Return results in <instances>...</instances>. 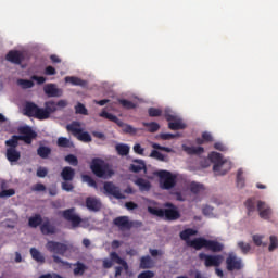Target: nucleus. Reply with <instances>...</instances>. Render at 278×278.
Returning <instances> with one entry per match:
<instances>
[{"label":"nucleus","instance_id":"b1692460","mask_svg":"<svg viewBox=\"0 0 278 278\" xmlns=\"http://www.w3.org/2000/svg\"><path fill=\"white\" fill-rule=\"evenodd\" d=\"M182 151H185V153H188V155H202V153H205V149L201 146L188 147L186 144H182Z\"/></svg>","mask_w":278,"mask_h":278},{"label":"nucleus","instance_id":"72a5a7b5","mask_svg":"<svg viewBox=\"0 0 278 278\" xmlns=\"http://www.w3.org/2000/svg\"><path fill=\"white\" fill-rule=\"evenodd\" d=\"M65 81L72 84V86H86V80L75 76H66Z\"/></svg>","mask_w":278,"mask_h":278},{"label":"nucleus","instance_id":"2eb2a0df","mask_svg":"<svg viewBox=\"0 0 278 278\" xmlns=\"http://www.w3.org/2000/svg\"><path fill=\"white\" fill-rule=\"evenodd\" d=\"M257 212L260 217L264 220H268V218H270L273 214V210L270 208V206H268V204L263 201H257Z\"/></svg>","mask_w":278,"mask_h":278},{"label":"nucleus","instance_id":"ea45409f","mask_svg":"<svg viewBox=\"0 0 278 278\" xmlns=\"http://www.w3.org/2000/svg\"><path fill=\"white\" fill-rule=\"evenodd\" d=\"M46 111L49 113V116L51 114L58 112V104L54 101H48L45 103Z\"/></svg>","mask_w":278,"mask_h":278},{"label":"nucleus","instance_id":"cd10ccee","mask_svg":"<svg viewBox=\"0 0 278 278\" xmlns=\"http://www.w3.org/2000/svg\"><path fill=\"white\" fill-rule=\"evenodd\" d=\"M135 184L141 192H149L151 190V182L144 178H138L135 180Z\"/></svg>","mask_w":278,"mask_h":278},{"label":"nucleus","instance_id":"603ef678","mask_svg":"<svg viewBox=\"0 0 278 278\" xmlns=\"http://www.w3.org/2000/svg\"><path fill=\"white\" fill-rule=\"evenodd\" d=\"M81 179L85 184H88L91 188H97V181L89 175H83Z\"/></svg>","mask_w":278,"mask_h":278},{"label":"nucleus","instance_id":"79ce46f5","mask_svg":"<svg viewBox=\"0 0 278 278\" xmlns=\"http://www.w3.org/2000/svg\"><path fill=\"white\" fill-rule=\"evenodd\" d=\"M118 155H129V146L119 143L115 147Z\"/></svg>","mask_w":278,"mask_h":278},{"label":"nucleus","instance_id":"a211bd4d","mask_svg":"<svg viewBox=\"0 0 278 278\" xmlns=\"http://www.w3.org/2000/svg\"><path fill=\"white\" fill-rule=\"evenodd\" d=\"M187 247L195 249V251H201V249H207V239L205 238H195L191 241H187Z\"/></svg>","mask_w":278,"mask_h":278},{"label":"nucleus","instance_id":"4468645a","mask_svg":"<svg viewBox=\"0 0 278 278\" xmlns=\"http://www.w3.org/2000/svg\"><path fill=\"white\" fill-rule=\"evenodd\" d=\"M113 225L119 229V231H129L131 229V220L129 216H118L113 219Z\"/></svg>","mask_w":278,"mask_h":278},{"label":"nucleus","instance_id":"2f4dec72","mask_svg":"<svg viewBox=\"0 0 278 278\" xmlns=\"http://www.w3.org/2000/svg\"><path fill=\"white\" fill-rule=\"evenodd\" d=\"M140 268H142V270L153 268V258H151L149 255L142 256L140 258Z\"/></svg>","mask_w":278,"mask_h":278},{"label":"nucleus","instance_id":"680f3d73","mask_svg":"<svg viewBox=\"0 0 278 278\" xmlns=\"http://www.w3.org/2000/svg\"><path fill=\"white\" fill-rule=\"evenodd\" d=\"M61 188H62V190H65V192H72L73 188H75V187L70 181L64 180L61 184Z\"/></svg>","mask_w":278,"mask_h":278},{"label":"nucleus","instance_id":"c03bdc74","mask_svg":"<svg viewBox=\"0 0 278 278\" xmlns=\"http://www.w3.org/2000/svg\"><path fill=\"white\" fill-rule=\"evenodd\" d=\"M203 190H205V188L203 187V185L199 184V182H191L190 184V191L193 194H199V192H203Z\"/></svg>","mask_w":278,"mask_h":278},{"label":"nucleus","instance_id":"58836bf2","mask_svg":"<svg viewBox=\"0 0 278 278\" xmlns=\"http://www.w3.org/2000/svg\"><path fill=\"white\" fill-rule=\"evenodd\" d=\"M237 247L238 249H240L243 255H249V253L251 252V245L244 241H239L237 243Z\"/></svg>","mask_w":278,"mask_h":278},{"label":"nucleus","instance_id":"c756f323","mask_svg":"<svg viewBox=\"0 0 278 278\" xmlns=\"http://www.w3.org/2000/svg\"><path fill=\"white\" fill-rule=\"evenodd\" d=\"M56 144L63 149H73V147H75V143H73V141L66 137H59Z\"/></svg>","mask_w":278,"mask_h":278},{"label":"nucleus","instance_id":"aec40b11","mask_svg":"<svg viewBox=\"0 0 278 278\" xmlns=\"http://www.w3.org/2000/svg\"><path fill=\"white\" fill-rule=\"evenodd\" d=\"M61 179L63 181H73L75 179V169L71 166H65L61 170Z\"/></svg>","mask_w":278,"mask_h":278},{"label":"nucleus","instance_id":"4d7b16f0","mask_svg":"<svg viewBox=\"0 0 278 278\" xmlns=\"http://www.w3.org/2000/svg\"><path fill=\"white\" fill-rule=\"evenodd\" d=\"M123 131L125 134H131L132 136H136V134H138V129L134 128L131 125L129 124H124V129Z\"/></svg>","mask_w":278,"mask_h":278},{"label":"nucleus","instance_id":"0e129e2a","mask_svg":"<svg viewBox=\"0 0 278 278\" xmlns=\"http://www.w3.org/2000/svg\"><path fill=\"white\" fill-rule=\"evenodd\" d=\"M47 175H49V169H47V167H38L37 177L45 178Z\"/></svg>","mask_w":278,"mask_h":278},{"label":"nucleus","instance_id":"c9c22d12","mask_svg":"<svg viewBox=\"0 0 278 278\" xmlns=\"http://www.w3.org/2000/svg\"><path fill=\"white\" fill-rule=\"evenodd\" d=\"M37 154H38L39 157H41L42 160H47V157H49V155H51V148L41 146V147H39V148L37 149Z\"/></svg>","mask_w":278,"mask_h":278},{"label":"nucleus","instance_id":"774afa93","mask_svg":"<svg viewBox=\"0 0 278 278\" xmlns=\"http://www.w3.org/2000/svg\"><path fill=\"white\" fill-rule=\"evenodd\" d=\"M132 149L137 153V155H144V148H142L140 143H136Z\"/></svg>","mask_w":278,"mask_h":278},{"label":"nucleus","instance_id":"49530a36","mask_svg":"<svg viewBox=\"0 0 278 278\" xmlns=\"http://www.w3.org/2000/svg\"><path fill=\"white\" fill-rule=\"evenodd\" d=\"M64 161L70 164V166H78L79 160L75 156V154H68L64 157Z\"/></svg>","mask_w":278,"mask_h":278},{"label":"nucleus","instance_id":"e2e57ef3","mask_svg":"<svg viewBox=\"0 0 278 278\" xmlns=\"http://www.w3.org/2000/svg\"><path fill=\"white\" fill-rule=\"evenodd\" d=\"M202 214H204V216H213L214 215V207H212L210 205H205L202 208Z\"/></svg>","mask_w":278,"mask_h":278},{"label":"nucleus","instance_id":"a878e982","mask_svg":"<svg viewBox=\"0 0 278 278\" xmlns=\"http://www.w3.org/2000/svg\"><path fill=\"white\" fill-rule=\"evenodd\" d=\"M43 222L45 219H42V215L36 214L35 216L29 217L28 226L31 227V229H36L38 227H41Z\"/></svg>","mask_w":278,"mask_h":278},{"label":"nucleus","instance_id":"f257e3e1","mask_svg":"<svg viewBox=\"0 0 278 278\" xmlns=\"http://www.w3.org/2000/svg\"><path fill=\"white\" fill-rule=\"evenodd\" d=\"M18 134L21 135H13L5 141V147H8L5 157L11 164H16L21 160V151L16 149L18 147V140H22L25 144H31L38 137V134L29 126H21Z\"/></svg>","mask_w":278,"mask_h":278},{"label":"nucleus","instance_id":"09e8293b","mask_svg":"<svg viewBox=\"0 0 278 278\" xmlns=\"http://www.w3.org/2000/svg\"><path fill=\"white\" fill-rule=\"evenodd\" d=\"M76 114H81L83 116H88V109H86V105L81 104V102H78L75 106Z\"/></svg>","mask_w":278,"mask_h":278},{"label":"nucleus","instance_id":"6ab92c4d","mask_svg":"<svg viewBox=\"0 0 278 278\" xmlns=\"http://www.w3.org/2000/svg\"><path fill=\"white\" fill-rule=\"evenodd\" d=\"M86 207L89 212H99L101 210V200L94 197H88L86 199Z\"/></svg>","mask_w":278,"mask_h":278},{"label":"nucleus","instance_id":"473e14b6","mask_svg":"<svg viewBox=\"0 0 278 278\" xmlns=\"http://www.w3.org/2000/svg\"><path fill=\"white\" fill-rule=\"evenodd\" d=\"M191 236H197V230L187 228L180 232V238L187 243L192 242V240H190Z\"/></svg>","mask_w":278,"mask_h":278},{"label":"nucleus","instance_id":"bf43d9fd","mask_svg":"<svg viewBox=\"0 0 278 278\" xmlns=\"http://www.w3.org/2000/svg\"><path fill=\"white\" fill-rule=\"evenodd\" d=\"M152 149H156L157 151H165V153H173V149L160 146V143H152Z\"/></svg>","mask_w":278,"mask_h":278},{"label":"nucleus","instance_id":"a18cd8bd","mask_svg":"<svg viewBox=\"0 0 278 278\" xmlns=\"http://www.w3.org/2000/svg\"><path fill=\"white\" fill-rule=\"evenodd\" d=\"M237 188H244V170L242 169L237 172Z\"/></svg>","mask_w":278,"mask_h":278},{"label":"nucleus","instance_id":"3c124183","mask_svg":"<svg viewBox=\"0 0 278 278\" xmlns=\"http://www.w3.org/2000/svg\"><path fill=\"white\" fill-rule=\"evenodd\" d=\"M269 242H270V244L268 247V251L270 253H273V251H275V249H278V239H277V237L276 236H270L269 237Z\"/></svg>","mask_w":278,"mask_h":278},{"label":"nucleus","instance_id":"c85d7f7f","mask_svg":"<svg viewBox=\"0 0 278 278\" xmlns=\"http://www.w3.org/2000/svg\"><path fill=\"white\" fill-rule=\"evenodd\" d=\"M129 170L131 173H140V170H147V164L142 160H135L134 164L130 165Z\"/></svg>","mask_w":278,"mask_h":278},{"label":"nucleus","instance_id":"de8ad7c7","mask_svg":"<svg viewBox=\"0 0 278 278\" xmlns=\"http://www.w3.org/2000/svg\"><path fill=\"white\" fill-rule=\"evenodd\" d=\"M164 116H165L167 123L177 121V116L175 115V112H173V110H170V109L164 110Z\"/></svg>","mask_w":278,"mask_h":278},{"label":"nucleus","instance_id":"1a4fd4ad","mask_svg":"<svg viewBox=\"0 0 278 278\" xmlns=\"http://www.w3.org/2000/svg\"><path fill=\"white\" fill-rule=\"evenodd\" d=\"M226 268L229 273H233V270H242V268H244V264L236 253H229L226 258Z\"/></svg>","mask_w":278,"mask_h":278},{"label":"nucleus","instance_id":"4c0bfd02","mask_svg":"<svg viewBox=\"0 0 278 278\" xmlns=\"http://www.w3.org/2000/svg\"><path fill=\"white\" fill-rule=\"evenodd\" d=\"M142 125L143 127L148 128V131L150 134H155V131H160V124H157L156 122H151V123L143 122Z\"/></svg>","mask_w":278,"mask_h":278},{"label":"nucleus","instance_id":"37998d69","mask_svg":"<svg viewBox=\"0 0 278 278\" xmlns=\"http://www.w3.org/2000/svg\"><path fill=\"white\" fill-rule=\"evenodd\" d=\"M17 86H21L23 90H27L29 88H34V83L31 80L21 78L17 80Z\"/></svg>","mask_w":278,"mask_h":278},{"label":"nucleus","instance_id":"338daca9","mask_svg":"<svg viewBox=\"0 0 278 278\" xmlns=\"http://www.w3.org/2000/svg\"><path fill=\"white\" fill-rule=\"evenodd\" d=\"M153 277H155V273L151 270H146L140 273L137 278H153Z\"/></svg>","mask_w":278,"mask_h":278},{"label":"nucleus","instance_id":"bb28decb","mask_svg":"<svg viewBox=\"0 0 278 278\" xmlns=\"http://www.w3.org/2000/svg\"><path fill=\"white\" fill-rule=\"evenodd\" d=\"M168 129L179 131V129H186V124L179 117H176V119L168 123Z\"/></svg>","mask_w":278,"mask_h":278},{"label":"nucleus","instance_id":"69168bd1","mask_svg":"<svg viewBox=\"0 0 278 278\" xmlns=\"http://www.w3.org/2000/svg\"><path fill=\"white\" fill-rule=\"evenodd\" d=\"M30 79H33V81H37L38 86H42V84L47 81V78L45 76H37V75H33Z\"/></svg>","mask_w":278,"mask_h":278},{"label":"nucleus","instance_id":"f3484780","mask_svg":"<svg viewBox=\"0 0 278 278\" xmlns=\"http://www.w3.org/2000/svg\"><path fill=\"white\" fill-rule=\"evenodd\" d=\"M43 91H45V94H47V97H50V98L62 97V94H64V91L58 88V85L55 84L45 85Z\"/></svg>","mask_w":278,"mask_h":278},{"label":"nucleus","instance_id":"7ed1b4c3","mask_svg":"<svg viewBox=\"0 0 278 278\" xmlns=\"http://www.w3.org/2000/svg\"><path fill=\"white\" fill-rule=\"evenodd\" d=\"M210 160L213 162V170L215 175H227L228 170H231V161L223 157V154L218 152H212Z\"/></svg>","mask_w":278,"mask_h":278},{"label":"nucleus","instance_id":"e433bc0d","mask_svg":"<svg viewBox=\"0 0 278 278\" xmlns=\"http://www.w3.org/2000/svg\"><path fill=\"white\" fill-rule=\"evenodd\" d=\"M49 112L47 111V109H42L39 106V109L37 110V113L35 115V118H37L38 121H47V118H49Z\"/></svg>","mask_w":278,"mask_h":278},{"label":"nucleus","instance_id":"13d9d810","mask_svg":"<svg viewBox=\"0 0 278 278\" xmlns=\"http://www.w3.org/2000/svg\"><path fill=\"white\" fill-rule=\"evenodd\" d=\"M150 157H153L154 160H159L160 162H164V154H162L157 150H152L150 153Z\"/></svg>","mask_w":278,"mask_h":278},{"label":"nucleus","instance_id":"dca6fc26","mask_svg":"<svg viewBox=\"0 0 278 278\" xmlns=\"http://www.w3.org/2000/svg\"><path fill=\"white\" fill-rule=\"evenodd\" d=\"M5 60L8 62H11V64H22L23 60H25V56L23 55V53L18 50H11L8 52Z\"/></svg>","mask_w":278,"mask_h":278},{"label":"nucleus","instance_id":"864d4df0","mask_svg":"<svg viewBox=\"0 0 278 278\" xmlns=\"http://www.w3.org/2000/svg\"><path fill=\"white\" fill-rule=\"evenodd\" d=\"M119 103L122 104V106L125 108V110H135V108H136V103H134L129 100L122 99V100H119Z\"/></svg>","mask_w":278,"mask_h":278},{"label":"nucleus","instance_id":"052dcab7","mask_svg":"<svg viewBox=\"0 0 278 278\" xmlns=\"http://www.w3.org/2000/svg\"><path fill=\"white\" fill-rule=\"evenodd\" d=\"M178 137H179V135H175V134H170V132H165V134L160 135L161 140H173Z\"/></svg>","mask_w":278,"mask_h":278},{"label":"nucleus","instance_id":"5fc2aeb1","mask_svg":"<svg viewBox=\"0 0 278 278\" xmlns=\"http://www.w3.org/2000/svg\"><path fill=\"white\" fill-rule=\"evenodd\" d=\"M148 113L151 118H155L157 116H162V109L150 108Z\"/></svg>","mask_w":278,"mask_h":278},{"label":"nucleus","instance_id":"f704fd0d","mask_svg":"<svg viewBox=\"0 0 278 278\" xmlns=\"http://www.w3.org/2000/svg\"><path fill=\"white\" fill-rule=\"evenodd\" d=\"M30 255L35 262H38L39 264H45V255L41 254L40 251L36 248L30 249Z\"/></svg>","mask_w":278,"mask_h":278},{"label":"nucleus","instance_id":"20e7f679","mask_svg":"<svg viewBox=\"0 0 278 278\" xmlns=\"http://www.w3.org/2000/svg\"><path fill=\"white\" fill-rule=\"evenodd\" d=\"M90 169L96 177H100L101 179H108L113 175L112 170H110V166H108L105 161L101 159H93L91 161Z\"/></svg>","mask_w":278,"mask_h":278},{"label":"nucleus","instance_id":"39448f33","mask_svg":"<svg viewBox=\"0 0 278 278\" xmlns=\"http://www.w3.org/2000/svg\"><path fill=\"white\" fill-rule=\"evenodd\" d=\"M66 129L74 138H77L80 142H92V136L90 132L81 129V123L74 121L66 126Z\"/></svg>","mask_w":278,"mask_h":278},{"label":"nucleus","instance_id":"f8f14e48","mask_svg":"<svg viewBox=\"0 0 278 278\" xmlns=\"http://www.w3.org/2000/svg\"><path fill=\"white\" fill-rule=\"evenodd\" d=\"M40 231L43 236H55L58 233V227L51 223L49 217H45L40 226Z\"/></svg>","mask_w":278,"mask_h":278},{"label":"nucleus","instance_id":"8fccbe9b","mask_svg":"<svg viewBox=\"0 0 278 278\" xmlns=\"http://www.w3.org/2000/svg\"><path fill=\"white\" fill-rule=\"evenodd\" d=\"M253 243L255 247H267V243H264L262 240H264V236L261 235H254L252 237Z\"/></svg>","mask_w":278,"mask_h":278},{"label":"nucleus","instance_id":"423d86ee","mask_svg":"<svg viewBox=\"0 0 278 278\" xmlns=\"http://www.w3.org/2000/svg\"><path fill=\"white\" fill-rule=\"evenodd\" d=\"M155 175H157V177H160V184H161V188L163 190H170L172 188H175L177 181V177H175L174 175H172L170 172L168 170H159L155 173Z\"/></svg>","mask_w":278,"mask_h":278},{"label":"nucleus","instance_id":"9b49d317","mask_svg":"<svg viewBox=\"0 0 278 278\" xmlns=\"http://www.w3.org/2000/svg\"><path fill=\"white\" fill-rule=\"evenodd\" d=\"M62 216L72 224V227H79L81 225V217L75 213V207L63 211Z\"/></svg>","mask_w":278,"mask_h":278},{"label":"nucleus","instance_id":"5701e85b","mask_svg":"<svg viewBox=\"0 0 278 278\" xmlns=\"http://www.w3.org/2000/svg\"><path fill=\"white\" fill-rule=\"evenodd\" d=\"M206 249H207V251H212V253H220V251H223V249H225V245L215 240H207Z\"/></svg>","mask_w":278,"mask_h":278},{"label":"nucleus","instance_id":"f03ea898","mask_svg":"<svg viewBox=\"0 0 278 278\" xmlns=\"http://www.w3.org/2000/svg\"><path fill=\"white\" fill-rule=\"evenodd\" d=\"M46 249L47 251H49V253H53L52 260L54 264H63V266H68V268H71V263L63 261L60 256H58L61 255L62 257H64L66 253H68L71 249L68 244L58 241H48L46 243Z\"/></svg>","mask_w":278,"mask_h":278},{"label":"nucleus","instance_id":"ddd939ff","mask_svg":"<svg viewBox=\"0 0 278 278\" xmlns=\"http://www.w3.org/2000/svg\"><path fill=\"white\" fill-rule=\"evenodd\" d=\"M104 191L106 192V194L114 197V199H126L125 194L121 192V187L114 185V182H105Z\"/></svg>","mask_w":278,"mask_h":278},{"label":"nucleus","instance_id":"412c9836","mask_svg":"<svg viewBox=\"0 0 278 278\" xmlns=\"http://www.w3.org/2000/svg\"><path fill=\"white\" fill-rule=\"evenodd\" d=\"M39 106L34 102H26L24 106V114L25 116H29L35 118L38 112Z\"/></svg>","mask_w":278,"mask_h":278},{"label":"nucleus","instance_id":"393cba45","mask_svg":"<svg viewBox=\"0 0 278 278\" xmlns=\"http://www.w3.org/2000/svg\"><path fill=\"white\" fill-rule=\"evenodd\" d=\"M73 266H74V269H73L74 277H84V273L88 270V266H86V264L79 261L73 264Z\"/></svg>","mask_w":278,"mask_h":278},{"label":"nucleus","instance_id":"4be33fe9","mask_svg":"<svg viewBox=\"0 0 278 278\" xmlns=\"http://www.w3.org/2000/svg\"><path fill=\"white\" fill-rule=\"evenodd\" d=\"M99 116L101 118H106V121H111L112 123H115L116 125H118V127H125V123H123V121H121L118 117H116L114 114L112 113H108L105 110H103Z\"/></svg>","mask_w":278,"mask_h":278},{"label":"nucleus","instance_id":"0eeeda50","mask_svg":"<svg viewBox=\"0 0 278 278\" xmlns=\"http://www.w3.org/2000/svg\"><path fill=\"white\" fill-rule=\"evenodd\" d=\"M199 260H201V262H204V266L206 268H212V267L218 268L220 264H223L225 257L220 254L210 255L205 253H200Z\"/></svg>","mask_w":278,"mask_h":278},{"label":"nucleus","instance_id":"7c9ffc66","mask_svg":"<svg viewBox=\"0 0 278 278\" xmlns=\"http://www.w3.org/2000/svg\"><path fill=\"white\" fill-rule=\"evenodd\" d=\"M244 205L248 210V216H251L257 207V200H255V198H250L245 201Z\"/></svg>","mask_w":278,"mask_h":278},{"label":"nucleus","instance_id":"a19ab883","mask_svg":"<svg viewBox=\"0 0 278 278\" xmlns=\"http://www.w3.org/2000/svg\"><path fill=\"white\" fill-rule=\"evenodd\" d=\"M148 212H149V214H152V216H157L159 218H164V208L148 206Z\"/></svg>","mask_w":278,"mask_h":278},{"label":"nucleus","instance_id":"6e6d98bb","mask_svg":"<svg viewBox=\"0 0 278 278\" xmlns=\"http://www.w3.org/2000/svg\"><path fill=\"white\" fill-rule=\"evenodd\" d=\"M16 191L14 189H7L0 192V199H5L8 197H14Z\"/></svg>","mask_w":278,"mask_h":278},{"label":"nucleus","instance_id":"9d476101","mask_svg":"<svg viewBox=\"0 0 278 278\" xmlns=\"http://www.w3.org/2000/svg\"><path fill=\"white\" fill-rule=\"evenodd\" d=\"M164 207H168L163 208V218H165V220H179V218H181V214L175 204L167 202Z\"/></svg>","mask_w":278,"mask_h":278},{"label":"nucleus","instance_id":"6e6552de","mask_svg":"<svg viewBox=\"0 0 278 278\" xmlns=\"http://www.w3.org/2000/svg\"><path fill=\"white\" fill-rule=\"evenodd\" d=\"M114 264H119V266H123L124 270H129V264L126 263L125 260H123L118 253L116 252H111L110 253V258H104L102 261V266L103 268H112V266H114Z\"/></svg>","mask_w":278,"mask_h":278}]
</instances>
